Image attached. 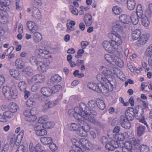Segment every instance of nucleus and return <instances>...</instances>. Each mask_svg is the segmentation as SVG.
<instances>
[{"label": "nucleus", "instance_id": "2eb2a0df", "mask_svg": "<svg viewBox=\"0 0 152 152\" xmlns=\"http://www.w3.org/2000/svg\"><path fill=\"white\" fill-rule=\"evenodd\" d=\"M29 150L30 152H46L41 144H38L34 146L32 143L29 145Z\"/></svg>", "mask_w": 152, "mask_h": 152}, {"label": "nucleus", "instance_id": "58836bf2", "mask_svg": "<svg viewBox=\"0 0 152 152\" xmlns=\"http://www.w3.org/2000/svg\"><path fill=\"white\" fill-rule=\"evenodd\" d=\"M24 131L22 130L18 135L16 136V145L18 146L20 143L23 137Z\"/></svg>", "mask_w": 152, "mask_h": 152}, {"label": "nucleus", "instance_id": "7c9ffc66", "mask_svg": "<svg viewBox=\"0 0 152 152\" xmlns=\"http://www.w3.org/2000/svg\"><path fill=\"white\" fill-rule=\"evenodd\" d=\"M41 91L43 95L48 97L50 96L52 94V91L49 87H44L41 88Z\"/></svg>", "mask_w": 152, "mask_h": 152}, {"label": "nucleus", "instance_id": "0eeeda50", "mask_svg": "<svg viewBox=\"0 0 152 152\" xmlns=\"http://www.w3.org/2000/svg\"><path fill=\"white\" fill-rule=\"evenodd\" d=\"M138 140L134 137L130 139L129 141H125L122 147V152H134L132 149V146L136 147L138 145Z\"/></svg>", "mask_w": 152, "mask_h": 152}, {"label": "nucleus", "instance_id": "bb28decb", "mask_svg": "<svg viewBox=\"0 0 152 152\" xmlns=\"http://www.w3.org/2000/svg\"><path fill=\"white\" fill-rule=\"evenodd\" d=\"M7 108L9 111L13 114L15 113L19 109L18 106L14 102L10 103L8 105Z\"/></svg>", "mask_w": 152, "mask_h": 152}, {"label": "nucleus", "instance_id": "72a5a7b5", "mask_svg": "<svg viewBox=\"0 0 152 152\" xmlns=\"http://www.w3.org/2000/svg\"><path fill=\"white\" fill-rule=\"evenodd\" d=\"M114 73L120 79L122 80H124L125 76L123 72L118 68H115L113 70Z\"/></svg>", "mask_w": 152, "mask_h": 152}, {"label": "nucleus", "instance_id": "052dcab7", "mask_svg": "<svg viewBox=\"0 0 152 152\" xmlns=\"http://www.w3.org/2000/svg\"><path fill=\"white\" fill-rule=\"evenodd\" d=\"M70 9L72 13L75 15H77L79 13L78 10L72 6H70Z\"/></svg>", "mask_w": 152, "mask_h": 152}, {"label": "nucleus", "instance_id": "774afa93", "mask_svg": "<svg viewBox=\"0 0 152 152\" xmlns=\"http://www.w3.org/2000/svg\"><path fill=\"white\" fill-rule=\"evenodd\" d=\"M16 152H26L24 146L23 145H20L18 147Z\"/></svg>", "mask_w": 152, "mask_h": 152}, {"label": "nucleus", "instance_id": "13d9d810", "mask_svg": "<svg viewBox=\"0 0 152 152\" xmlns=\"http://www.w3.org/2000/svg\"><path fill=\"white\" fill-rule=\"evenodd\" d=\"M141 152H149V151L148 147L145 145H142L140 147Z\"/></svg>", "mask_w": 152, "mask_h": 152}, {"label": "nucleus", "instance_id": "b1692460", "mask_svg": "<svg viewBox=\"0 0 152 152\" xmlns=\"http://www.w3.org/2000/svg\"><path fill=\"white\" fill-rule=\"evenodd\" d=\"M69 128L72 131H75L76 132L78 135L79 131H80V126L78 122V124L76 123H72L69 125Z\"/></svg>", "mask_w": 152, "mask_h": 152}, {"label": "nucleus", "instance_id": "9b49d317", "mask_svg": "<svg viewBox=\"0 0 152 152\" xmlns=\"http://www.w3.org/2000/svg\"><path fill=\"white\" fill-rule=\"evenodd\" d=\"M139 110L135 107H130L127 109L125 113L126 119L128 120L132 121L135 117L137 118Z\"/></svg>", "mask_w": 152, "mask_h": 152}, {"label": "nucleus", "instance_id": "9d476101", "mask_svg": "<svg viewBox=\"0 0 152 152\" xmlns=\"http://www.w3.org/2000/svg\"><path fill=\"white\" fill-rule=\"evenodd\" d=\"M25 119L29 121H34L37 119L36 110L32 108L31 110L26 109L23 112Z\"/></svg>", "mask_w": 152, "mask_h": 152}, {"label": "nucleus", "instance_id": "37998d69", "mask_svg": "<svg viewBox=\"0 0 152 152\" xmlns=\"http://www.w3.org/2000/svg\"><path fill=\"white\" fill-rule=\"evenodd\" d=\"M148 40V38L146 35L143 34L140 36L138 40L139 44L141 45L145 44Z\"/></svg>", "mask_w": 152, "mask_h": 152}, {"label": "nucleus", "instance_id": "39448f33", "mask_svg": "<svg viewBox=\"0 0 152 152\" xmlns=\"http://www.w3.org/2000/svg\"><path fill=\"white\" fill-rule=\"evenodd\" d=\"M99 69L102 71V73L104 77L102 74H99L97 75V80L101 82V83L104 85L105 82L107 80V79H109L113 77V72L107 66H102Z\"/></svg>", "mask_w": 152, "mask_h": 152}, {"label": "nucleus", "instance_id": "a18cd8bd", "mask_svg": "<svg viewBox=\"0 0 152 152\" xmlns=\"http://www.w3.org/2000/svg\"><path fill=\"white\" fill-rule=\"evenodd\" d=\"M11 90V88L7 86H4L2 89V92L4 96L7 98H8L9 94Z\"/></svg>", "mask_w": 152, "mask_h": 152}, {"label": "nucleus", "instance_id": "69168bd1", "mask_svg": "<svg viewBox=\"0 0 152 152\" xmlns=\"http://www.w3.org/2000/svg\"><path fill=\"white\" fill-rule=\"evenodd\" d=\"M142 89V91H145L146 92H148L150 91V89L149 86H145V84L143 83L141 84Z\"/></svg>", "mask_w": 152, "mask_h": 152}, {"label": "nucleus", "instance_id": "7ed1b4c3", "mask_svg": "<svg viewBox=\"0 0 152 152\" xmlns=\"http://www.w3.org/2000/svg\"><path fill=\"white\" fill-rule=\"evenodd\" d=\"M107 79V80L105 82L104 85L101 83L96 84L94 82H90L88 84V87L94 91L99 93H102L105 94L109 91H111L113 88H115L116 85V82L114 78L113 73V77Z\"/></svg>", "mask_w": 152, "mask_h": 152}, {"label": "nucleus", "instance_id": "864d4df0", "mask_svg": "<svg viewBox=\"0 0 152 152\" xmlns=\"http://www.w3.org/2000/svg\"><path fill=\"white\" fill-rule=\"evenodd\" d=\"M61 88L62 86L60 85H58L54 86L51 89L52 91V94L58 92Z\"/></svg>", "mask_w": 152, "mask_h": 152}, {"label": "nucleus", "instance_id": "bf43d9fd", "mask_svg": "<svg viewBox=\"0 0 152 152\" xmlns=\"http://www.w3.org/2000/svg\"><path fill=\"white\" fill-rule=\"evenodd\" d=\"M48 117L46 116H44L41 117L39 118L38 120L39 123L42 124V125L45 123L48 120Z\"/></svg>", "mask_w": 152, "mask_h": 152}, {"label": "nucleus", "instance_id": "dca6fc26", "mask_svg": "<svg viewBox=\"0 0 152 152\" xmlns=\"http://www.w3.org/2000/svg\"><path fill=\"white\" fill-rule=\"evenodd\" d=\"M41 125H37L36 126L34 130L35 134L38 136H43L47 134V131Z\"/></svg>", "mask_w": 152, "mask_h": 152}, {"label": "nucleus", "instance_id": "a878e982", "mask_svg": "<svg viewBox=\"0 0 152 152\" xmlns=\"http://www.w3.org/2000/svg\"><path fill=\"white\" fill-rule=\"evenodd\" d=\"M119 19L121 22L124 23L129 24L130 23V17L126 15H121L119 17Z\"/></svg>", "mask_w": 152, "mask_h": 152}, {"label": "nucleus", "instance_id": "49530a36", "mask_svg": "<svg viewBox=\"0 0 152 152\" xmlns=\"http://www.w3.org/2000/svg\"><path fill=\"white\" fill-rule=\"evenodd\" d=\"M80 10L79 11V14L81 15H82L88 11L89 7L88 6H81L80 7Z\"/></svg>", "mask_w": 152, "mask_h": 152}, {"label": "nucleus", "instance_id": "3c124183", "mask_svg": "<svg viewBox=\"0 0 152 152\" xmlns=\"http://www.w3.org/2000/svg\"><path fill=\"white\" fill-rule=\"evenodd\" d=\"M42 125L43 127L45 129H49L53 128L54 126V124L52 122L48 120Z\"/></svg>", "mask_w": 152, "mask_h": 152}, {"label": "nucleus", "instance_id": "603ef678", "mask_svg": "<svg viewBox=\"0 0 152 152\" xmlns=\"http://www.w3.org/2000/svg\"><path fill=\"white\" fill-rule=\"evenodd\" d=\"M113 13L115 15H118L122 12V9L117 6H114L112 9Z\"/></svg>", "mask_w": 152, "mask_h": 152}, {"label": "nucleus", "instance_id": "6ab92c4d", "mask_svg": "<svg viewBox=\"0 0 152 152\" xmlns=\"http://www.w3.org/2000/svg\"><path fill=\"white\" fill-rule=\"evenodd\" d=\"M37 66L38 70L42 72H46L48 67V63L42 61H39Z\"/></svg>", "mask_w": 152, "mask_h": 152}, {"label": "nucleus", "instance_id": "4be33fe9", "mask_svg": "<svg viewBox=\"0 0 152 152\" xmlns=\"http://www.w3.org/2000/svg\"><path fill=\"white\" fill-rule=\"evenodd\" d=\"M10 75L17 80H21L22 76L20 75L18 70L14 69H11L9 71Z\"/></svg>", "mask_w": 152, "mask_h": 152}, {"label": "nucleus", "instance_id": "5fc2aeb1", "mask_svg": "<svg viewBox=\"0 0 152 152\" xmlns=\"http://www.w3.org/2000/svg\"><path fill=\"white\" fill-rule=\"evenodd\" d=\"M34 103V99L33 98H30L27 101L26 104L28 107H32Z\"/></svg>", "mask_w": 152, "mask_h": 152}, {"label": "nucleus", "instance_id": "6e6552de", "mask_svg": "<svg viewBox=\"0 0 152 152\" xmlns=\"http://www.w3.org/2000/svg\"><path fill=\"white\" fill-rule=\"evenodd\" d=\"M82 119L79 120V124L80 126V131H79L78 135L80 137H86L88 135V132L91 129V126L89 124L86 122Z\"/></svg>", "mask_w": 152, "mask_h": 152}, {"label": "nucleus", "instance_id": "de8ad7c7", "mask_svg": "<svg viewBox=\"0 0 152 152\" xmlns=\"http://www.w3.org/2000/svg\"><path fill=\"white\" fill-rule=\"evenodd\" d=\"M27 84L25 81L20 82L18 84V87L20 90L21 91H24L26 88Z\"/></svg>", "mask_w": 152, "mask_h": 152}, {"label": "nucleus", "instance_id": "680f3d73", "mask_svg": "<svg viewBox=\"0 0 152 152\" xmlns=\"http://www.w3.org/2000/svg\"><path fill=\"white\" fill-rule=\"evenodd\" d=\"M40 88V85L35 83L31 87L32 91V92H36Z\"/></svg>", "mask_w": 152, "mask_h": 152}, {"label": "nucleus", "instance_id": "79ce46f5", "mask_svg": "<svg viewBox=\"0 0 152 152\" xmlns=\"http://www.w3.org/2000/svg\"><path fill=\"white\" fill-rule=\"evenodd\" d=\"M127 4L128 9L130 10H133L135 7L136 2L134 0H127Z\"/></svg>", "mask_w": 152, "mask_h": 152}, {"label": "nucleus", "instance_id": "412c9836", "mask_svg": "<svg viewBox=\"0 0 152 152\" xmlns=\"http://www.w3.org/2000/svg\"><path fill=\"white\" fill-rule=\"evenodd\" d=\"M32 79L37 83H41L44 81L45 76L41 74H37L33 76Z\"/></svg>", "mask_w": 152, "mask_h": 152}, {"label": "nucleus", "instance_id": "20e7f679", "mask_svg": "<svg viewBox=\"0 0 152 152\" xmlns=\"http://www.w3.org/2000/svg\"><path fill=\"white\" fill-rule=\"evenodd\" d=\"M120 127L116 126L113 131H110L107 132L108 137L111 139L115 140V141H122L124 139L128 137L129 135L126 132L123 133L119 132Z\"/></svg>", "mask_w": 152, "mask_h": 152}, {"label": "nucleus", "instance_id": "1a4fd4ad", "mask_svg": "<svg viewBox=\"0 0 152 152\" xmlns=\"http://www.w3.org/2000/svg\"><path fill=\"white\" fill-rule=\"evenodd\" d=\"M137 12L138 18L140 19L142 24L145 27L148 28L150 22L147 16L143 13L141 5L139 4L137 7Z\"/></svg>", "mask_w": 152, "mask_h": 152}, {"label": "nucleus", "instance_id": "09e8293b", "mask_svg": "<svg viewBox=\"0 0 152 152\" xmlns=\"http://www.w3.org/2000/svg\"><path fill=\"white\" fill-rule=\"evenodd\" d=\"M145 127L144 126L141 125L137 127V134L138 136H141L145 132Z\"/></svg>", "mask_w": 152, "mask_h": 152}, {"label": "nucleus", "instance_id": "ea45409f", "mask_svg": "<svg viewBox=\"0 0 152 152\" xmlns=\"http://www.w3.org/2000/svg\"><path fill=\"white\" fill-rule=\"evenodd\" d=\"M130 18V20H131L132 23L133 24H137L139 22V19L137 15H137L135 14H132Z\"/></svg>", "mask_w": 152, "mask_h": 152}, {"label": "nucleus", "instance_id": "8fccbe9b", "mask_svg": "<svg viewBox=\"0 0 152 152\" xmlns=\"http://www.w3.org/2000/svg\"><path fill=\"white\" fill-rule=\"evenodd\" d=\"M53 106L52 102L48 100L45 102V105L44 106L42 110L44 111H46L48 108L52 107Z\"/></svg>", "mask_w": 152, "mask_h": 152}, {"label": "nucleus", "instance_id": "cd10ccee", "mask_svg": "<svg viewBox=\"0 0 152 152\" xmlns=\"http://www.w3.org/2000/svg\"><path fill=\"white\" fill-rule=\"evenodd\" d=\"M84 20L87 26H90L93 22L92 16L89 13H87L84 15Z\"/></svg>", "mask_w": 152, "mask_h": 152}, {"label": "nucleus", "instance_id": "f704fd0d", "mask_svg": "<svg viewBox=\"0 0 152 152\" xmlns=\"http://www.w3.org/2000/svg\"><path fill=\"white\" fill-rule=\"evenodd\" d=\"M72 143L74 145L72 150H75L77 152H80V151L79 149V145L80 144V140L77 141L75 139H72L71 140Z\"/></svg>", "mask_w": 152, "mask_h": 152}, {"label": "nucleus", "instance_id": "6e6d98bb", "mask_svg": "<svg viewBox=\"0 0 152 152\" xmlns=\"http://www.w3.org/2000/svg\"><path fill=\"white\" fill-rule=\"evenodd\" d=\"M40 61H38L37 58L35 56H32L30 58V62L33 65H37L38 62Z\"/></svg>", "mask_w": 152, "mask_h": 152}, {"label": "nucleus", "instance_id": "4468645a", "mask_svg": "<svg viewBox=\"0 0 152 152\" xmlns=\"http://www.w3.org/2000/svg\"><path fill=\"white\" fill-rule=\"evenodd\" d=\"M36 53L41 58L48 59L51 57V53L46 50L37 49L36 50Z\"/></svg>", "mask_w": 152, "mask_h": 152}, {"label": "nucleus", "instance_id": "aec40b11", "mask_svg": "<svg viewBox=\"0 0 152 152\" xmlns=\"http://www.w3.org/2000/svg\"><path fill=\"white\" fill-rule=\"evenodd\" d=\"M88 140L85 138H81L80 140V144L79 145V149L80 152L86 150V145Z\"/></svg>", "mask_w": 152, "mask_h": 152}, {"label": "nucleus", "instance_id": "4d7b16f0", "mask_svg": "<svg viewBox=\"0 0 152 152\" xmlns=\"http://www.w3.org/2000/svg\"><path fill=\"white\" fill-rule=\"evenodd\" d=\"M3 114L4 115L6 119L7 120L8 119H9L12 118L13 115V114L9 111H5L4 113H3Z\"/></svg>", "mask_w": 152, "mask_h": 152}, {"label": "nucleus", "instance_id": "a211bd4d", "mask_svg": "<svg viewBox=\"0 0 152 152\" xmlns=\"http://www.w3.org/2000/svg\"><path fill=\"white\" fill-rule=\"evenodd\" d=\"M129 121L126 119L124 116L121 117L120 123L121 126L126 129H129L131 127V125Z\"/></svg>", "mask_w": 152, "mask_h": 152}, {"label": "nucleus", "instance_id": "a19ab883", "mask_svg": "<svg viewBox=\"0 0 152 152\" xmlns=\"http://www.w3.org/2000/svg\"><path fill=\"white\" fill-rule=\"evenodd\" d=\"M97 106L101 110H103L105 108L106 105L104 101L100 99H96Z\"/></svg>", "mask_w": 152, "mask_h": 152}, {"label": "nucleus", "instance_id": "f3484780", "mask_svg": "<svg viewBox=\"0 0 152 152\" xmlns=\"http://www.w3.org/2000/svg\"><path fill=\"white\" fill-rule=\"evenodd\" d=\"M145 56L149 57L148 60L149 65L152 68V44H151L146 49L145 52Z\"/></svg>", "mask_w": 152, "mask_h": 152}, {"label": "nucleus", "instance_id": "4c0bfd02", "mask_svg": "<svg viewBox=\"0 0 152 152\" xmlns=\"http://www.w3.org/2000/svg\"><path fill=\"white\" fill-rule=\"evenodd\" d=\"M40 140L42 143L45 145L50 144L53 141L52 138L50 137H43L41 138Z\"/></svg>", "mask_w": 152, "mask_h": 152}, {"label": "nucleus", "instance_id": "423d86ee", "mask_svg": "<svg viewBox=\"0 0 152 152\" xmlns=\"http://www.w3.org/2000/svg\"><path fill=\"white\" fill-rule=\"evenodd\" d=\"M27 26L28 28L32 33H34V41L36 43L39 42L42 39L41 34L39 32L36 31L38 29V26L35 23L31 21L27 22Z\"/></svg>", "mask_w": 152, "mask_h": 152}, {"label": "nucleus", "instance_id": "c756f323", "mask_svg": "<svg viewBox=\"0 0 152 152\" xmlns=\"http://www.w3.org/2000/svg\"><path fill=\"white\" fill-rule=\"evenodd\" d=\"M115 63L120 68H122L124 66V62L122 60L117 56H114L113 60V63Z\"/></svg>", "mask_w": 152, "mask_h": 152}, {"label": "nucleus", "instance_id": "c03bdc74", "mask_svg": "<svg viewBox=\"0 0 152 152\" xmlns=\"http://www.w3.org/2000/svg\"><path fill=\"white\" fill-rule=\"evenodd\" d=\"M9 0H0V8L1 9H6L10 4Z\"/></svg>", "mask_w": 152, "mask_h": 152}, {"label": "nucleus", "instance_id": "e2e57ef3", "mask_svg": "<svg viewBox=\"0 0 152 152\" xmlns=\"http://www.w3.org/2000/svg\"><path fill=\"white\" fill-rule=\"evenodd\" d=\"M84 51L83 49H80L78 50L77 52V55H75V57L76 58H81L84 53Z\"/></svg>", "mask_w": 152, "mask_h": 152}, {"label": "nucleus", "instance_id": "2f4dec72", "mask_svg": "<svg viewBox=\"0 0 152 152\" xmlns=\"http://www.w3.org/2000/svg\"><path fill=\"white\" fill-rule=\"evenodd\" d=\"M141 33L140 29H137L132 31L131 34V37L134 40L137 39L140 37Z\"/></svg>", "mask_w": 152, "mask_h": 152}, {"label": "nucleus", "instance_id": "0e129e2a", "mask_svg": "<svg viewBox=\"0 0 152 152\" xmlns=\"http://www.w3.org/2000/svg\"><path fill=\"white\" fill-rule=\"evenodd\" d=\"M26 73L28 75H31L33 74V71L31 67H28L25 69Z\"/></svg>", "mask_w": 152, "mask_h": 152}, {"label": "nucleus", "instance_id": "338daca9", "mask_svg": "<svg viewBox=\"0 0 152 152\" xmlns=\"http://www.w3.org/2000/svg\"><path fill=\"white\" fill-rule=\"evenodd\" d=\"M80 45L82 49H84L89 45V43L86 41H83L81 42Z\"/></svg>", "mask_w": 152, "mask_h": 152}, {"label": "nucleus", "instance_id": "f257e3e1", "mask_svg": "<svg viewBox=\"0 0 152 152\" xmlns=\"http://www.w3.org/2000/svg\"><path fill=\"white\" fill-rule=\"evenodd\" d=\"M112 29L113 33L108 34V37L111 40L109 42L104 41L102 42L103 47L105 50H108V49L110 45L115 50L119 52H121L123 49L121 45L124 33L123 27L117 23L112 27Z\"/></svg>", "mask_w": 152, "mask_h": 152}, {"label": "nucleus", "instance_id": "473e14b6", "mask_svg": "<svg viewBox=\"0 0 152 152\" xmlns=\"http://www.w3.org/2000/svg\"><path fill=\"white\" fill-rule=\"evenodd\" d=\"M16 68L18 69H21L25 66V64L22 59L18 58L16 60L15 63Z\"/></svg>", "mask_w": 152, "mask_h": 152}, {"label": "nucleus", "instance_id": "393cba45", "mask_svg": "<svg viewBox=\"0 0 152 152\" xmlns=\"http://www.w3.org/2000/svg\"><path fill=\"white\" fill-rule=\"evenodd\" d=\"M104 57L105 59L110 63L109 66L107 65L105 66L107 67L111 70L113 68V60L114 57L112 56L110 54H107L105 55Z\"/></svg>", "mask_w": 152, "mask_h": 152}, {"label": "nucleus", "instance_id": "f03ea898", "mask_svg": "<svg viewBox=\"0 0 152 152\" xmlns=\"http://www.w3.org/2000/svg\"><path fill=\"white\" fill-rule=\"evenodd\" d=\"M86 105L84 103L80 104L79 106L76 107L74 110L69 109L68 111V114L70 115H73L76 119L80 120L84 119L89 122H94V119L92 116L96 114L94 111L92 112L90 110H86Z\"/></svg>", "mask_w": 152, "mask_h": 152}, {"label": "nucleus", "instance_id": "e433bc0d", "mask_svg": "<svg viewBox=\"0 0 152 152\" xmlns=\"http://www.w3.org/2000/svg\"><path fill=\"white\" fill-rule=\"evenodd\" d=\"M6 9H1L0 8V18H1L2 21H1L3 24L5 23L7 20V13L6 12Z\"/></svg>", "mask_w": 152, "mask_h": 152}, {"label": "nucleus", "instance_id": "c85d7f7f", "mask_svg": "<svg viewBox=\"0 0 152 152\" xmlns=\"http://www.w3.org/2000/svg\"><path fill=\"white\" fill-rule=\"evenodd\" d=\"M18 93L16 88L15 87H11L9 95L8 98H10L12 99H15L18 97Z\"/></svg>", "mask_w": 152, "mask_h": 152}, {"label": "nucleus", "instance_id": "c9c22d12", "mask_svg": "<svg viewBox=\"0 0 152 152\" xmlns=\"http://www.w3.org/2000/svg\"><path fill=\"white\" fill-rule=\"evenodd\" d=\"M32 15L36 19H40L42 18L41 13L39 10L37 8H35L32 10Z\"/></svg>", "mask_w": 152, "mask_h": 152}, {"label": "nucleus", "instance_id": "ddd939ff", "mask_svg": "<svg viewBox=\"0 0 152 152\" xmlns=\"http://www.w3.org/2000/svg\"><path fill=\"white\" fill-rule=\"evenodd\" d=\"M120 146V143L115 140L112 139L109 142L106 143L105 147L109 151H113Z\"/></svg>", "mask_w": 152, "mask_h": 152}, {"label": "nucleus", "instance_id": "f8f14e48", "mask_svg": "<svg viewBox=\"0 0 152 152\" xmlns=\"http://www.w3.org/2000/svg\"><path fill=\"white\" fill-rule=\"evenodd\" d=\"M88 105L89 107V108H88L87 106L86 107V110H90L91 112L93 111H94L96 113V114L95 115H92V116L94 117V122H91V123H93L95 124H96L97 122L96 121L95 118V117L97 115V113L95 110V108L97 107V102L96 101H95L94 100H91L88 101ZM86 106H87L86 105Z\"/></svg>", "mask_w": 152, "mask_h": 152}, {"label": "nucleus", "instance_id": "5701e85b", "mask_svg": "<svg viewBox=\"0 0 152 152\" xmlns=\"http://www.w3.org/2000/svg\"><path fill=\"white\" fill-rule=\"evenodd\" d=\"M61 80V77L58 74L52 76L50 78V83L48 82V84L51 86L55 83L60 82Z\"/></svg>", "mask_w": 152, "mask_h": 152}]
</instances>
